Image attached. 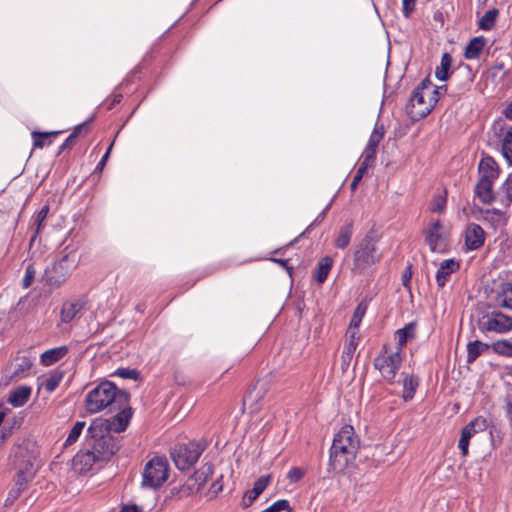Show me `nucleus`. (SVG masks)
Returning a JSON list of instances; mask_svg holds the SVG:
<instances>
[{
  "instance_id": "obj_5",
  "label": "nucleus",
  "mask_w": 512,
  "mask_h": 512,
  "mask_svg": "<svg viewBox=\"0 0 512 512\" xmlns=\"http://www.w3.org/2000/svg\"><path fill=\"white\" fill-rule=\"evenodd\" d=\"M452 62V56L448 52H445L441 57L440 65L436 67L435 76L440 81H446L449 79L450 75H452L453 81L457 82L459 88L458 91L453 92L451 95L453 97H459L469 90L474 81L475 73L467 64H460L456 70L451 71Z\"/></svg>"
},
{
  "instance_id": "obj_28",
  "label": "nucleus",
  "mask_w": 512,
  "mask_h": 512,
  "mask_svg": "<svg viewBox=\"0 0 512 512\" xmlns=\"http://www.w3.org/2000/svg\"><path fill=\"white\" fill-rule=\"evenodd\" d=\"M68 353L67 346H59L43 352L40 356V363L43 366H51L62 359Z\"/></svg>"
},
{
  "instance_id": "obj_21",
  "label": "nucleus",
  "mask_w": 512,
  "mask_h": 512,
  "mask_svg": "<svg viewBox=\"0 0 512 512\" xmlns=\"http://www.w3.org/2000/svg\"><path fill=\"white\" fill-rule=\"evenodd\" d=\"M494 300L498 307L512 310V283H500L495 290Z\"/></svg>"
},
{
  "instance_id": "obj_62",
  "label": "nucleus",
  "mask_w": 512,
  "mask_h": 512,
  "mask_svg": "<svg viewBox=\"0 0 512 512\" xmlns=\"http://www.w3.org/2000/svg\"><path fill=\"white\" fill-rule=\"evenodd\" d=\"M223 489V486L220 482V479L214 481L209 489V494H211V497H216L219 492H221Z\"/></svg>"
},
{
  "instance_id": "obj_48",
  "label": "nucleus",
  "mask_w": 512,
  "mask_h": 512,
  "mask_svg": "<svg viewBox=\"0 0 512 512\" xmlns=\"http://www.w3.org/2000/svg\"><path fill=\"white\" fill-rule=\"evenodd\" d=\"M271 482V476L270 475H262L260 476L255 482L254 486L252 488L253 493L256 495H260L263 493V491L267 488V486Z\"/></svg>"
},
{
  "instance_id": "obj_34",
  "label": "nucleus",
  "mask_w": 512,
  "mask_h": 512,
  "mask_svg": "<svg viewBox=\"0 0 512 512\" xmlns=\"http://www.w3.org/2000/svg\"><path fill=\"white\" fill-rule=\"evenodd\" d=\"M49 213V206L48 205H44L33 217H32V220H33V226H35V230H34V233L33 235L31 236V239H30V244H32L35 239L37 238V236L39 235V233L41 232V230L43 229L44 227V221L46 220L47 218V215Z\"/></svg>"
},
{
  "instance_id": "obj_15",
  "label": "nucleus",
  "mask_w": 512,
  "mask_h": 512,
  "mask_svg": "<svg viewBox=\"0 0 512 512\" xmlns=\"http://www.w3.org/2000/svg\"><path fill=\"white\" fill-rule=\"evenodd\" d=\"M486 238L484 229L476 223H469L464 231L465 246L468 250L480 249Z\"/></svg>"
},
{
  "instance_id": "obj_46",
  "label": "nucleus",
  "mask_w": 512,
  "mask_h": 512,
  "mask_svg": "<svg viewBox=\"0 0 512 512\" xmlns=\"http://www.w3.org/2000/svg\"><path fill=\"white\" fill-rule=\"evenodd\" d=\"M281 511L292 512V508H291L288 500H286V499L277 500L276 502H274L272 505H270L266 509L262 510L261 512H281Z\"/></svg>"
},
{
  "instance_id": "obj_52",
  "label": "nucleus",
  "mask_w": 512,
  "mask_h": 512,
  "mask_svg": "<svg viewBox=\"0 0 512 512\" xmlns=\"http://www.w3.org/2000/svg\"><path fill=\"white\" fill-rule=\"evenodd\" d=\"M35 268L32 264H29L27 267H26V270H25V275H24V278L22 280V287L27 289L31 286L33 280H34V277H35Z\"/></svg>"
},
{
  "instance_id": "obj_6",
  "label": "nucleus",
  "mask_w": 512,
  "mask_h": 512,
  "mask_svg": "<svg viewBox=\"0 0 512 512\" xmlns=\"http://www.w3.org/2000/svg\"><path fill=\"white\" fill-rule=\"evenodd\" d=\"M432 88L433 83L426 77L413 90L405 107L407 115L413 122L425 118L437 104V98L429 96V89Z\"/></svg>"
},
{
  "instance_id": "obj_18",
  "label": "nucleus",
  "mask_w": 512,
  "mask_h": 512,
  "mask_svg": "<svg viewBox=\"0 0 512 512\" xmlns=\"http://www.w3.org/2000/svg\"><path fill=\"white\" fill-rule=\"evenodd\" d=\"M214 466L211 463L203 464L194 474L187 480V487L191 491H200L207 483L208 479L213 475Z\"/></svg>"
},
{
  "instance_id": "obj_59",
  "label": "nucleus",
  "mask_w": 512,
  "mask_h": 512,
  "mask_svg": "<svg viewBox=\"0 0 512 512\" xmlns=\"http://www.w3.org/2000/svg\"><path fill=\"white\" fill-rule=\"evenodd\" d=\"M374 163L370 162V161H366L365 159L362 160V162L360 163V166L358 167L356 173H355V176L359 177V178H363V176L365 175L367 169L371 166H373Z\"/></svg>"
},
{
  "instance_id": "obj_16",
  "label": "nucleus",
  "mask_w": 512,
  "mask_h": 512,
  "mask_svg": "<svg viewBox=\"0 0 512 512\" xmlns=\"http://www.w3.org/2000/svg\"><path fill=\"white\" fill-rule=\"evenodd\" d=\"M385 135V127L383 124L376 123L370 137L368 143L364 149L362 154L363 159L366 161H370L375 163L376 153L379 143L382 141Z\"/></svg>"
},
{
  "instance_id": "obj_12",
  "label": "nucleus",
  "mask_w": 512,
  "mask_h": 512,
  "mask_svg": "<svg viewBox=\"0 0 512 512\" xmlns=\"http://www.w3.org/2000/svg\"><path fill=\"white\" fill-rule=\"evenodd\" d=\"M130 402H127L126 405H121V407H112L109 412H117L116 415H114L111 419H95L92 422H105L107 424L106 426V432L111 433H120L123 432L132 417V408L129 405Z\"/></svg>"
},
{
  "instance_id": "obj_4",
  "label": "nucleus",
  "mask_w": 512,
  "mask_h": 512,
  "mask_svg": "<svg viewBox=\"0 0 512 512\" xmlns=\"http://www.w3.org/2000/svg\"><path fill=\"white\" fill-rule=\"evenodd\" d=\"M79 259L75 249L66 246L58 257L45 269L44 282L51 289L60 288L78 267Z\"/></svg>"
},
{
  "instance_id": "obj_36",
  "label": "nucleus",
  "mask_w": 512,
  "mask_h": 512,
  "mask_svg": "<svg viewBox=\"0 0 512 512\" xmlns=\"http://www.w3.org/2000/svg\"><path fill=\"white\" fill-rule=\"evenodd\" d=\"M64 374V371L59 369L51 371L48 377L42 383L45 390L49 393L55 391L62 381Z\"/></svg>"
},
{
  "instance_id": "obj_63",
  "label": "nucleus",
  "mask_w": 512,
  "mask_h": 512,
  "mask_svg": "<svg viewBox=\"0 0 512 512\" xmlns=\"http://www.w3.org/2000/svg\"><path fill=\"white\" fill-rule=\"evenodd\" d=\"M12 434V427L3 426L0 430V447L4 444V442L9 438Z\"/></svg>"
},
{
  "instance_id": "obj_11",
  "label": "nucleus",
  "mask_w": 512,
  "mask_h": 512,
  "mask_svg": "<svg viewBox=\"0 0 512 512\" xmlns=\"http://www.w3.org/2000/svg\"><path fill=\"white\" fill-rule=\"evenodd\" d=\"M477 325L483 334L487 335L490 332L504 334L512 330V317L493 310L479 318Z\"/></svg>"
},
{
  "instance_id": "obj_55",
  "label": "nucleus",
  "mask_w": 512,
  "mask_h": 512,
  "mask_svg": "<svg viewBox=\"0 0 512 512\" xmlns=\"http://www.w3.org/2000/svg\"><path fill=\"white\" fill-rule=\"evenodd\" d=\"M33 477L23 474L22 472L16 473L15 487L23 490L26 484L32 480Z\"/></svg>"
},
{
  "instance_id": "obj_45",
  "label": "nucleus",
  "mask_w": 512,
  "mask_h": 512,
  "mask_svg": "<svg viewBox=\"0 0 512 512\" xmlns=\"http://www.w3.org/2000/svg\"><path fill=\"white\" fill-rule=\"evenodd\" d=\"M447 204L446 193L444 195L438 194L435 195L431 201L430 210L433 213H442Z\"/></svg>"
},
{
  "instance_id": "obj_43",
  "label": "nucleus",
  "mask_w": 512,
  "mask_h": 512,
  "mask_svg": "<svg viewBox=\"0 0 512 512\" xmlns=\"http://www.w3.org/2000/svg\"><path fill=\"white\" fill-rule=\"evenodd\" d=\"M85 427L84 421H77L69 432V435L64 443V446H70L74 444L80 437Z\"/></svg>"
},
{
  "instance_id": "obj_10",
  "label": "nucleus",
  "mask_w": 512,
  "mask_h": 512,
  "mask_svg": "<svg viewBox=\"0 0 512 512\" xmlns=\"http://www.w3.org/2000/svg\"><path fill=\"white\" fill-rule=\"evenodd\" d=\"M400 351L388 353L387 346H383L380 354L374 358V367L379 370L382 377L390 384L394 382L395 376L402 364Z\"/></svg>"
},
{
  "instance_id": "obj_32",
  "label": "nucleus",
  "mask_w": 512,
  "mask_h": 512,
  "mask_svg": "<svg viewBox=\"0 0 512 512\" xmlns=\"http://www.w3.org/2000/svg\"><path fill=\"white\" fill-rule=\"evenodd\" d=\"M266 385L264 382L257 381L253 388L247 393L243 402L244 404L250 403L251 405L257 404L261 401L266 394Z\"/></svg>"
},
{
  "instance_id": "obj_7",
  "label": "nucleus",
  "mask_w": 512,
  "mask_h": 512,
  "mask_svg": "<svg viewBox=\"0 0 512 512\" xmlns=\"http://www.w3.org/2000/svg\"><path fill=\"white\" fill-rule=\"evenodd\" d=\"M381 258L382 254L378 251L377 240L371 234H366L354 248L351 272L354 275H361L372 265L378 263Z\"/></svg>"
},
{
  "instance_id": "obj_54",
  "label": "nucleus",
  "mask_w": 512,
  "mask_h": 512,
  "mask_svg": "<svg viewBox=\"0 0 512 512\" xmlns=\"http://www.w3.org/2000/svg\"><path fill=\"white\" fill-rule=\"evenodd\" d=\"M417 0H402V13L405 18H410L414 12Z\"/></svg>"
},
{
  "instance_id": "obj_9",
  "label": "nucleus",
  "mask_w": 512,
  "mask_h": 512,
  "mask_svg": "<svg viewBox=\"0 0 512 512\" xmlns=\"http://www.w3.org/2000/svg\"><path fill=\"white\" fill-rule=\"evenodd\" d=\"M201 444L190 441L188 443H179L174 446L170 455L179 470H188L198 461L204 451Z\"/></svg>"
},
{
  "instance_id": "obj_24",
  "label": "nucleus",
  "mask_w": 512,
  "mask_h": 512,
  "mask_svg": "<svg viewBox=\"0 0 512 512\" xmlns=\"http://www.w3.org/2000/svg\"><path fill=\"white\" fill-rule=\"evenodd\" d=\"M31 392V387L27 385L19 386L10 391L7 402L13 407H22L28 402Z\"/></svg>"
},
{
  "instance_id": "obj_49",
  "label": "nucleus",
  "mask_w": 512,
  "mask_h": 512,
  "mask_svg": "<svg viewBox=\"0 0 512 512\" xmlns=\"http://www.w3.org/2000/svg\"><path fill=\"white\" fill-rule=\"evenodd\" d=\"M479 211L483 215L484 220H487L490 222L498 221L503 216V212L497 208H491V209L480 208Z\"/></svg>"
},
{
  "instance_id": "obj_30",
  "label": "nucleus",
  "mask_w": 512,
  "mask_h": 512,
  "mask_svg": "<svg viewBox=\"0 0 512 512\" xmlns=\"http://www.w3.org/2000/svg\"><path fill=\"white\" fill-rule=\"evenodd\" d=\"M418 386V376L409 374L404 377L402 398L405 402L411 401L414 398Z\"/></svg>"
},
{
  "instance_id": "obj_31",
  "label": "nucleus",
  "mask_w": 512,
  "mask_h": 512,
  "mask_svg": "<svg viewBox=\"0 0 512 512\" xmlns=\"http://www.w3.org/2000/svg\"><path fill=\"white\" fill-rule=\"evenodd\" d=\"M497 200L504 208H508L512 204V175L501 185L497 192Z\"/></svg>"
},
{
  "instance_id": "obj_60",
  "label": "nucleus",
  "mask_w": 512,
  "mask_h": 512,
  "mask_svg": "<svg viewBox=\"0 0 512 512\" xmlns=\"http://www.w3.org/2000/svg\"><path fill=\"white\" fill-rule=\"evenodd\" d=\"M505 412L506 417L508 418L510 428L512 430V397L507 396L505 399Z\"/></svg>"
},
{
  "instance_id": "obj_35",
  "label": "nucleus",
  "mask_w": 512,
  "mask_h": 512,
  "mask_svg": "<svg viewBox=\"0 0 512 512\" xmlns=\"http://www.w3.org/2000/svg\"><path fill=\"white\" fill-rule=\"evenodd\" d=\"M332 266L333 259L330 256H325L319 261L317 271L315 274V280L319 284H322L326 281L328 274L332 269Z\"/></svg>"
},
{
  "instance_id": "obj_27",
  "label": "nucleus",
  "mask_w": 512,
  "mask_h": 512,
  "mask_svg": "<svg viewBox=\"0 0 512 512\" xmlns=\"http://www.w3.org/2000/svg\"><path fill=\"white\" fill-rule=\"evenodd\" d=\"M416 326V322H410L403 328L396 331V336L398 338L396 350L402 352V349L405 347L407 342L416 337Z\"/></svg>"
},
{
  "instance_id": "obj_57",
  "label": "nucleus",
  "mask_w": 512,
  "mask_h": 512,
  "mask_svg": "<svg viewBox=\"0 0 512 512\" xmlns=\"http://www.w3.org/2000/svg\"><path fill=\"white\" fill-rule=\"evenodd\" d=\"M89 130V122H83L79 125H77L73 132L70 135H74V139L76 140L78 136L86 134Z\"/></svg>"
},
{
  "instance_id": "obj_39",
  "label": "nucleus",
  "mask_w": 512,
  "mask_h": 512,
  "mask_svg": "<svg viewBox=\"0 0 512 512\" xmlns=\"http://www.w3.org/2000/svg\"><path fill=\"white\" fill-rule=\"evenodd\" d=\"M59 132L53 131V132H38L33 131L31 133L32 139H33V146L34 148H43L46 144H50L51 141L49 140L50 137L58 135Z\"/></svg>"
},
{
  "instance_id": "obj_61",
  "label": "nucleus",
  "mask_w": 512,
  "mask_h": 512,
  "mask_svg": "<svg viewBox=\"0 0 512 512\" xmlns=\"http://www.w3.org/2000/svg\"><path fill=\"white\" fill-rule=\"evenodd\" d=\"M112 147H113V142L110 144V146L108 147L107 151L105 152V154L102 156L101 160L99 161V163L97 164L96 168H95V171H102V169L104 168V166L106 165V162L108 160V157H109V154L112 150Z\"/></svg>"
},
{
  "instance_id": "obj_40",
  "label": "nucleus",
  "mask_w": 512,
  "mask_h": 512,
  "mask_svg": "<svg viewBox=\"0 0 512 512\" xmlns=\"http://www.w3.org/2000/svg\"><path fill=\"white\" fill-rule=\"evenodd\" d=\"M491 349L494 353L505 356L512 357V342L509 340L501 339L490 345Z\"/></svg>"
},
{
  "instance_id": "obj_41",
  "label": "nucleus",
  "mask_w": 512,
  "mask_h": 512,
  "mask_svg": "<svg viewBox=\"0 0 512 512\" xmlns=\"http://www.w3.org/2000/svg\"><path fill=\"white\" fill-rule=\"evenodd\" d=\"M488 427V420L485 417L478 416L471 420L466 426L463 428L469 430L472 436L479 432H483Z\"/></svg>"
},
{
  "instance_id": "obj_38",
  "label": "nucleus",
  "mask_w": 512,
  "mask_h": 512,
  "mask_svg": "<svg viewBox=\"0 0 512 512\" xmlns=\"http://www.w3.org/2000/svg\"><path fill=\"white\" fill-rule=\"evenodd\" d=\"M32 367V362L28 357L20 358L16 363L11 379L19 380L26 377Z\"/></svg>"
},
{
  "instance_id": "obj_51",
  "label": "nucleus",
  "mask_w": 512,
  "mask_h": 512,
  "mask_svg": "<svg viewBox=\"0 0 512 512\" xmlns=\"http://www.w3.org/2000/svg\"><path fill=\"white\" fill-rule=\"evenodd\" d=\"M306 471L300 467H292L287 473V479L291 483L299 482L304 476Z\"/></svg>"
},
{
  "instance_id": "obj_58",
  "label": "nucleus",
  "mask_w": 512,
  "mask_h": 512,
  "mask_svg": "<svg viewBox=\"0 0 512 512\" xmlns=\"http://www.w3.org/2000/svg\"><path fill=\"white\" fill-rule=\"evenodd\" d=\"M448 90V86L447 85H442V86H435L433 85V88L432 89H429V96H435V98H437V102L439 101L440 99V96L445 94Z\"/></svg>"
},
{
  "instance_id": "obj_20",
  "label": "nucleus",
  "mask_w": 512,
  "mask_h": 512,
  "mask_svg": "<svg viewBox=\"0 0 512 512\" xmlns=\"http://www.w3.org/2000/svg\"><path fill=\"white\" fill-rule=\"evenodd\" d=\"M460 269V263L455 259H445L440 263L436 272V282L439 288H443L451 275Z\"/></svg>"
},
{
  "instance_id": "obj_42",
  "label": "nucleus",
  "mask_w": 512,
  "mask_h": 512,
  "mask_svg": "<svg viewBox=\"0 0 512 512\" xmlns=\"http://www.w3.org/2000/svg\"><path fill=\"white\" fill-rule=\"evenodd\" d=\"M502 154L509 164H512V126L504 133L502 139Z\"/></svg>"
},
{
  "instance_id": "obj_53",
  "label": "nucleus",
  "mask_w": 512,
  "mask_h": 512,
  "mask_svg": "<svg viewBox=\"0 0 512 512\" xmlns=\"http://www.w3.org/2000/svg\"><path fill=\"white\" fill-rule=\"evenodd\" d=\"M258 497H259V495L254 494L252 489L246 491V493L243 495L241 503H240L241 507L243 509L250 507Z\"/></svg>"
},
{
  "instance_id": "obj_22",
  "label": "nucleus",
  "mask_w": 512,
  "mask_h": 512,
  "mask_svg": "<svg viewBox=\"0 0 512 512\" xmlns=\"http://www.w3.org/2000/svg\"><path fill=\"white\" fill-rule=\"evenodd\" d=\"M84 302L80 299L66 300L63 302L60 310V320L62 323H70L76 315L83 309Z\"/></svg>"
},
{
  "instance_id": "obj_64",
  "label": "nucleus",
  "mask_w": 512,
  "mask_h": 512,
  "mask_svg": "<svg viewBox=\"0 0 512 512\" xmlns=\"http://www.w3.org/2000/svg\"><path fill=\"white\" fill-rule=\"evenodd\" d=\"M76 144V140L74 139V135H69L64 143L59 148V154L67 148H71Z\"/></svg>"
},
{
  "instance_id": "obj_26",
  "label": "nucleus",
  "mask_w": 512,
  "mask_h": 512,
  "mask_svg": "<svg viewBox=\"0 0 512 512\" xmlns=\"http://www.w3.org/2000/svg\"><path fill=\"white\" fill-rule=\"evenodd\" d=\"M346 335L348 337V342L344 346L341 358L343 365L348 366L358 346L360 335L354 331H347Z\"/></svg>"
},
{
  "instance_id": "obj_3",
  "label": "nucleus",
  "mask_w": 512,
  "mask_h": 512,
  "mask_svg": "<svg viewBox=\"0 0 512 512\" xmlns=\"http://www.w3.org/2000/svg\"><path fill=\"white\" fill-rule=\"evenodd\" d=\"M105 422H92L87 429L86 447H90L99 461H109L120 448V440L106 432Z\"/></svg>"
},
{
  "instance_id": "obj_17",
  "label": "nucleus",
  "mask_w": 512,
  "mask_h": 512,
  "mask_svg": "<svg viewBox=\"0 0 512 512\" xmlns=\"http://www.w3.org/2000/svg\"><path fill=\"white\" fill-rule=\"evenodd\" d=\"M96 462H100L98 457H96V454L90 447H86L85 442L84 448L80 450L73 458V467L80 473H85L89 471Z\"/></svg>"
},
{
  "instance_id": "obj_47",
  "label": "nucleus",
  "mask_w": 512,
  "mask_h": 512,
  "mask_svg": "<svg viewBox=\"0 0 512 512\" xmlns=\"http://www.w3.org/2000/svg\"><path fill=\"white\" fill-rule=\"evenodd\" d=\"M472 437L473 436L471 435V433H469V430H466V429L462 428L461 436H460V439L458 441V448L460 449L461 454L463 456H467L468 455L469 443H470V439Z\"/></svg>"
},
{
  "instance_id": "obj_23",
  "label": "nucleus",
  "mask_w": 512,
  "mask_h": 512,
  "mask_svg": "<svg viewBox=\"0 0 512 512\" xmlns=\"http://www.w3.org/2000/svg\"><path fill=\"white\" fill-rule=\"evenodd\" d=\"M493 185L494 182L479 180L476 183L474 193L483 204L490 205L497 200V193L494 192Z\"/></svg>"
},
{
  "instance_id": "obj_13",
  "label": "nucleus",
  "mask_w": 512,
  "mask_h": 512,
  "mask_svg": "<svg viewBox=\"0 0 512 512\" xmlns=\"http://www.w3.org/2000/svg\"><path fill=\"white\" fill-rule=\"evenodd\" d=\"M12 466L17 473L22 472L25 475L34 477L33 457L29 454L27 447L18 446L13 454Z\"/></svg>"
},
{
  "instance_id": "obj_14",
  "label": "nucleus",
  "mask_w": 512,
  "mask_h": 512,
  "mask_svg": "<svg viewBox=\"0 0 512 512\" xmlns=\"http://www.w3.org/2000/svg\"><path fill=\"white\" fill-rule=\"evenodd\" d=\"M423 234L430 250L436 252L444 242V225L440 220L432 221L423 230Z\"/></svg>"
},
{
  "instance_id": "obj_50",
  "label": "nucleus",
  "mask_w": 512,
  "mask_h": 512,
  "mask_svg": "<svg viewBox=\"0 0 512 512\" xmlns=\"http://www.w3.org/2000/svg\"><path fill=\"white\" fill-rule=\"evenodd\" d=\"M115 375L124 379L138 380L140 378V372L137 369L131 368H118Z\"/></svg>"
},
{
  "instance_id": "obj_8",
  "label": "nucleus",
  "mask_w": 512,
  "mask_h": 512,
  "mask_svg": "<svg viewBox=\"0 0 512 512\" xmlns=\"http://www.w3.org/2000/svg\"><path fill=\"white\" fill-rule=\"evenodd\" d=\"M169 475V464L165 457H154L149 460L143 470L142 486L148 488L161 487Z\"/></svg>"
},
{
  "instance_id": "obj_25",
  "label": "nucleus",
  "mask_w": 512,
  "mask_h": 512,
  "mask_svg": "<svg viewBox=\"0 0 512 512\" xmlns=\"http://www.w3.org/2000/svg\"><path fill=\"white\" fill-rule=\"evenodd\" d=\"M486 42L487 40L484 36L472 38L465 48L464 57L468 60L479 59Z\"/></svg>"
},
{
  "instance_id": "obj_56",
  "label": "nucleus",
  "mask_w": 512,
  "mask_h": 512,
  "mask_svg": "<svg viewBox=\"0 0 512 512\" xmlns=\"http://www.w3.org/2000/svg\"><path fill=\"white\" fill-rule=\"evenodd\" d=\"M331 207V203H329L325 208L324 210L315 218V220L306 228V230L301 234V236L305 235L306 233H308L310 231V229L314 226V225H317L319 223H321L325 216H326V213L327 211L330 209Z\"/></svg>"
},
{
  "instance_id": "obj_44",
  "label": "nucleus",
  "mask_w": 512,
  "mask_h": 512,
  "mask_svg": "<svg viewBox=\"0 0 512 512\" xmlns=\"http://www.w3.org/2000/svg\"><path fill=\"white\" fill-rule=\"evenodd\" d=\"M364 314H365V308H362V305L359 304L353 313V316L351 318V321H350L347 331H351V332L354 331L356 333H359L358 328L360 326V323L362 321Z\"/></svg>"
},
{
  "instance_id": "obj_2",
  "label": "nucleus",
  "mask_w": 512,
  "mask_h": 512,
  "mask_svg": "<svg viewBox=\"0 0 512 512\" xmlns=\"http://www.w3.org/2000/svg\"><path fill=\"white\" fill-rule=\"evenodd\" d=\"M130 402V393L117 389L111 381H103L93 388L86 396L85 404L89 413H98L104 409L121 407Z\"/></svg>"
},
{
  "instance_id": "obj_1",
  "label": "nucleus",
  "mask_w": 512,
  "mask_h": 512,
  "mask_svg": "<svg viewBox=\"0 0 512 512\" xmlns=\"http://www.w3.org/2000/svg\"><path fill=\"white\" fill-rule=\"evenodd\" d=\"M360 439L351 425H344L335 434L329 455V467L337 473L344 472L354 465Z\"/></svg>"
},
{
  "instance_id": "obj_37",
  "label": "nucleus",
  "mask_w": 512,
  "mask_h": 512,
  "mask_svg": "<svg viewBox=\"0 0 512 512\" xmlns=\"http://www.w3.org/2000/svg\"><path fill=\"white\" fill-rule=\"evenodd\" d=\"M498 16L499 10L496 8L486 11L478 22L479 28L485 31L491 30L495 26Z\"/></svg>"
},
{
  "instance_id": "obj_33",
  "label": "nucleus",
  "mask_w": 512,
  "mask_h": 512,
  "mask_svg": "<svg viewBox=\"0 0 512 512\" xmlns=\"http://www.w3.org/2000/svg\"><path fill=\"white\" fill-rule=\"evenodd\" d=\"M490 345L479 340L467 344V362L473 363L484 351L490 349Z\"/></svg>"
},
{
  "instance_id": "obj_19",
  "label": "nucleus",
  "mask_w": 512,
  "mask_h": 512,
  "mask_svg": "<svg viewBox=\"0 0 512 512\" xmlns=\"http://www.w3.org/2000/svg\"><path fill=\"white\" fill-rule=\"evenodd\" d=\"M479 181L495 182L499 177V167L497 162L490 156L480 160L478 165Z\"/></svg>"
},
{
  "instance_id": "obj_29",
  "label": "nucleus",
  "mask_w": 512,
  "mask_h": 512,
  "mask_svg": "<svg viewBox=\"0 0 512 512\" xmlns=\"http://www.w3.org/2000/svg\"><path fill=\"white\" fill-rule=\"evenodd\" d=\"M353 235V221L349 220L339 229L338 235L335 239V247L338 249H345L351 242Z\"/></svg>"
}]
</instances>
